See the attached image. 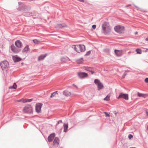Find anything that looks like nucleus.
Masks as SVG:
<instances>
[{
	"label": "nucleus",
	"instance_id": "40",
	"mask_svg": "<svg viewBox=\"0 0 148 148\" xmlns=\"http://www.w3.org/2000/svg\"><path fill=\"white\" fill-rule=\"evenodd\" d=\"M145 40L147 41H148V37L146 38Z\"/></svg>",
	"mask_w": 148,
	"mask_h": 148
},
{
	"label": "nucleus",
	"instance_id": "44",
	"mask_svg": "<svg viewBox=\"0 0 148 148\" xmlns=\"http://www.w3.org/2000/svg\"><path fill=\"white\" fill-rule=\"evenodd\" d=\"M138 32H136L135 33V34H137Z\"/></svg>",
	"mask_w": 148,
	"mask_h": 148
},
{
	"label": "nucleus",
	"instance_id": "9",
	"mask_svg": "<svg viewBox=\"0 0 148 148\" xmlns=\"http://www.w3.org/2000/svg\"><path fill=\"white\" fill-rule=\"evenodd\" d=\"M42 104L41 103L36 104L35 106V110L37 112H40L41 111V109Z\"/></svg>",
	"mask_w": 148,
	"mask_h": 148
},
{
	"label": "nucleus",
	"instance_id": "27",
	"mask_svg": "<svg viewBox=\"0 0 148 148\" xmlns=\"http://www.w3.org/2000/svg\"><path fill=\"white\" fill-rule=\"evenodd\" d=\"M136 51L137 52V54H140L142 53V50L140 49H137L136 50Z\"/></svg>",
	"mask_w": 148,
	"mask_h": 148
},
{
	"label": "nucleus",
	"instance_id": "21",
	"mask_svg": "<svg viewBox=\"0 0 148 148\" xmlns=\"http://www.w3.org/2000/svg\"><path fill=\"white\" fill-rule=\"evenodd\" d=\"M61 60L62 62H66L69 60V59L67 57H63L61 58Z\"/></svg>",
	"mask_w": 148,
	"mask_h": 148
},
{
	"label": "nucleus",
	"instance_id": "41",
	"mask_svg": "<svg viewBox=\"0 0 148 148\" xmlns=\"http://www.w3.org/2000/svg\"><path fill=\"white\" fill-rule=\"evenodd\" d=\"M146 114H147V116H148V112L147 111L146 112Z\"/></svg>",
	"mask_w": 148,
	"mask_h": 148
},
{
	"label": "nucleus",
	"instance_id": "29",
	"mask_svg": "<svg viewBox=\"0 0 148 148\" xmlns=\"http://www.w3.org/2000/svg\"><path fill=\"white\" fill-rule=\"evenodd\" d=\"M33 42L35 44H38L40 42V41L36 39H34L33 40Z\"/></svg>",
	"mask_w": 148,
	"mask_h": 148
},
{
	"label": "nucleus",
	"instance_id": "7",
	"mask_svg": "<svg viewBox=\"0 0 148 148\" xmlns=\"http://www.w3.org/2000/svg\"><path fill=\"white\" fill-rule=\"evenodd\" d=\"M78 77L81 78L86 77L88 76L87 73L84 72H79L77 73Z\"/></svg>",
	"mask_w": 148,
	"mask_h": 148
},
{
	"label": "nucleus",
	"instance_id": "36",
	"mask_svg": "<svg viewBox=\"0 0 148 148\" xmlns=\"http://www.w3.org/2000/svg\"><path fill=\"white\" fill-rule=\"evenodd\" d=\"M135 6L136 8V9L137 10H139L140 9V8L136 6Z\"/></svg>",
	"mask_w": 148,
	"mask_h": 148
},
{
	"label": "nucleus",
	"instance_id": "2",
	"mask_svg": "<svg viewBox=\"0 0 148 148\" xmlns=\"http://www.w3.org/2000/svg\"><path fill=\"white\" fill-rule=\"evenodd\" d=\"M72 47L78 53L83 52L85 50V46L83 45H74L72 46Z\"/></svg>",
	"mask_w": 148,
	"mask_h": 148
},
{
	"label": "nucleus",
	"instance_id": "11",
	"mask_svg": "<svg viewBox=\"0 0 148 148\" xmlns=\"http://www.w3.org/2000/svg\"><path fill=\"white\" fill-rule=\"evenodd\" d=\"M15 44L18 48H21L22 46V44L21 42L19 40L16 41L15 42Z\"/></svg>",
	"mask_w": 148,
	"mask_h": 148
},
{
	"label": "nucleus",
	"instance_id": "4",
	"mask_svg": "<svg viewBox=\"0 0 148 148\" xmlns=\"http://www.w3.org/2000/svg\"><path fill=\"white\" fill-rule=\"evenodd\" d=\"M23 110L24 113H32V112L33 109L31 105H27L24 107Z\"/></svg>",
	"mask_w": 148,
	"mask_h": 148
},
{
	"label": "nucleus",
	"instance_id": "22",
	"mask_svg": "<svg viewBox=\"0 0 148 148\" xmlns=\"http://www.w3.org/2000/svg\"><path fill=\"white\" fill-rule=\"evenodd\" d=\"M47 55L45 54L43 55H41L38 58V60L39 61L42 60L44 59V58L46 57V56Z\"/></svg>",
	"mask_w": 148,
	"mask_h": 148
},
{
	"label": "nucleus",
	"instance_id": "31",
	"mask_svg": "<svg viewBox=\"0 0 148 148\" xmlns=\"http://www.w3.org/2000/svg\"><path fill=\"white\" fill-rule=\"evenodd\" d=\"M104 113L105 114V116H106V117H107V116L109 117L110 116L109 115L107 112H104Z\"/></svg>",
	"mask_w": 148,
	"mask_h": 148
},
{
	"label": "nucleus",
	"instance_id": "37",
	"mask_svg": "<svg viewBox=\"0 0 148 148\" xmlns=\"http://www.w3.org/2000/svg\"><path fill=\"white\" fill-rule=\"evenodd\" d=\"M125 75H126V74H125V73L124 74V75H123L122 76V78H125Z\"/></svg>",
	"mask_w": 148,
	"mask_h": 148
},
{
	"label": "nucleus",
	"instance_id": "6",
	"mask_svg": "<svg viewBox=\"0 0 148 148\" xmlns=\"http://www.w3.org/2000/svg\"><path fill=\"white\" fill-rule=\"evenodd\" d=\"M94 82L97 85L98 90L103 88V84L99 80L95 79Z\"/></svg>",
	"mask_w": 148,
	"mask_h": 148
},
{
	"label": "nucleus",
	"instance_id": "32",
	"mask_svg": "<svg viewBox=\"0 0 148 148\" xmlns=\"http://www.w3.org/2000/svg\"><path fill=\"white\" fill-rule=\"evenodd\" d=\"M128 137L130 139L133 137V136L131 134H129L128 136Z\"/></svg>",
	"mask_w": 148,
	"mask_h": 148
},
{
	"label": "nucleus",
	"instance_id": "16",
	"mask_svg": "<svg viewBox=\"0 0 148 148\" xmlns=\"http://www.w3.org/2000/svg\"><path fill=\"white\" fill-rule=\"evenodd\" d=\"M63 94L66 96H69L71 95V92L66 90L64 91Z\"/></svg>",
	"mask_w": 148,
	"mask_h": 148
},
{
	"label": "nucleus",
	"instance_id": "23",
	"mask_svg": "<svg viewBox=\"0 0 148 148\" xmlns=\"http://www.w3.org/2000/svg\"><path fill=\"white\" fill-rule=\"evenodd\" d=\"M84 69L86 70L87 71H90L91 72V74H93L94 73L93 71L92 70V69L91 68L84 67Z\"/></svg>",
	"mask_w": 148,
	"mask_h": 148
},
{
	"label": "nucleus",
	"instance_id": "28",
	"mask_svg": "<svg viewBox=\"0 0 148 148\" xmlns=\"http://www.w3.org/2000/svg\"><path fill=\"white\" fill-rule=\"evenodd\" d=\"M58 94L57 91L54 92L51 94V95L50 97V98H52L55 96L56 95H58Z\"/></svg>",
	"mask_w": 148,
	"mask_h": 148
},
{
	"label": "nucleus",
	"instance_id": "10",
	"mask_svg": "<svg viewBox=\"0 0 148 148\" xmlns=\"http://www.w3.org/2000/svg\"><path fill=\"white\" fill-rule=\"evenodd\" d=\"M60 140L58 137H56L53 142V145L56 147H58L59 144Z\"/></svg>",
	"mask_w": 148,
	"mask_h": 148
},
{
	"label": "nucleus",
	"instance_id": "3",
	"mask_svg": "<svg viewBox=\"0 0 148 148\" xmlns=\"http://www.w3.org/2000/svg\"><path fill=\"white\" fill-rule=\"evenodd\" d=\"M114 29L116 32L121 34L123 33L125 31V27L121 25H117L114 27Z\"/></svg>",
	"mask_w": 148,
	"mask_h": 148
},
{
	"label": "nucleus",
	"instance_id": "43",
	"mask_svg": "<svg viewBox=\"0 0 148 148\" xmlns=\"http://www.w3.org/2000/svg\"><path fill=\"white\" fill-rule=\"evenodd\" d=\"M130 148H137L135 147H130Z\"/></svg>",
	"mask_w": 148,
	"mask_h": 148
},
{
	"label": "nucleus",
	"instance_id": "30",
	"mask_svg": "<svg viewBox=\"0 0 148 148\" xmlns=\"http://www.w3.org/2000/svg\"><path fill=\"white\" fill-rule=\"evenodd\" d=\"M137 95H138V97H144V94H143L140 93L139 92L138 93Z\"/></svg>",
	"mask_w": 148,
	"mask_h": 148
},
{
	"label": "nucleus",
	"instance_id": "13",
	"mask_svg": "<svg viewBox=\"0 0 148 148\" xmlns=\"http://www.w3.org/2000/svg\"><path fill=\"white\" fill-rule=\"evenodd\" d=\"M12 59L14 62H18L21 60V59L20 58L18 57L17 55L12 56Z\"/></svg>",
	"mask_w": 148,
	"mask_h": 148
},
{
	"label": "nucleus",
	"instance_id": "1",
	"mask_svg": "<svg viewBox=\"0 0 148 148\" xmlns=\"http://www.w3.org/2000/svg\"><path fill=\"white\" fill-rule=\"evenodd\" d=\"M111 27L108 23L104 22L102 25V32L105 35L109 34L111 31Z\"/></svg>",
	"mask_w": 148,
	"mask_h": 148
},
{
	"label": "nucleus",
	"instance_id": "18",
	"mask_svg": "<svg viewBox=\"0 0 148 148\" xmlns=\"http://www.w3.org/2000/svg\"><path fill=\"white\" fill-rule=\"evenodd\" d=\"M32 100V99H22L21 101L23 103L26 102H31Z\"/></svg>",
	"mask_w": 148,
	"mask_h": 148
},
{
	"label": "nucleus",
	"instance_id": "34",
	"mask_svg": "<svg viewBox=\"0 0 148 148\" xmlns=\"http://www.w3.org/2000/svg\"><path fill=\"white\" fill-rule=\"evenodd\" d=\"M96 25H93L92 26V28L93 29H96Z\"/></svg>",
	"mask_w": 148,
	"mask_h": 148
},
{
	"label": "nucleus",
	"instance_id": "14",
	"mask_svg": "<svg viewBox=\"0 0 148 148\" xmlns=\"http://www.w3.org/2000/svg\"><path fill=\"white\" fill-rule=\"evenodd\" d=\"M114 52L116 56H121L123 54V51L122 50H115Z\"/></svg>",
	"mask_w": 148,
	"mask_h": 148
},
{
	"label": "nucleus",
	"instance_id": "39",
	"mask_svg": "<svg viewBox=\"0 0 148 148\" xmlns=\"http://www.w3.org/2000/svg\"><path fill=\"white\" fill-rule=\"evenodd\" d=\"M17 102H20L21 101V99H20V100H17Z\"/></svg>",
	"mask_w": 148,
	"mask_h": 148
},
{
	"label": "nucleus",
	"instance_id": "35",
	"mask_svg": "<svg viewBox=\"0 0 148 148\" xmlns=\"http://www.w3.org/2000/svg\"><path fill=\"white\" fill-rule=\"evenodd\" d=\"M145 82L146 83H148V78H146L145 79Z\"/></svg>",
	"mask_w": 148,
	"mask_h": 148
},
{
	"label": "nucleus",
	"instance_id": "12",
	"mask_svg": "<svg viewBox=\"0 0 148 148\" xmlns=\"http://www.w3.org/2000/svg\"><path fill=\"white\" fill-rule=\"evenodd\" d=\"M11 49L12 51L15 53H17L19 52L17 49L14 46V45H12L11 46Z\"/></svg>",
	"mask_w": 148,
	"mask_h": 148
},
{
	"label": "nucleus",
	"instance_id": "25",
	"mask_svg": "<svg viewBox=\"0 0 148 148\" xmlns=\"http://www.w3.org/2000/svg\"><path fill=\"white\" fill-rule=\"evenodd\" d=\"M64 132H66L67 131L68 128V125L66 124H64Z\"/></svg>",
	"mask_w": 148,
	"mask_h": 148
},
{
	"label": "nucleus",
	"instance_id": "8",
	"mask_svg": "<svg viewBox=\"0 0 148 148\" xmlns=\"http://www.w3.org/2000/svg\"><path fill=\"white\" fill-rule=\"evenodd\" d=\"M122 98L125 99L126 100H128V95L127 94L121 93L118 97V99Z\"/></svg>",
	"mask_w": 148,
	"mask_h": 148
},
{
	"label": "nucleus",
	"instance_id": "42",
	"mask_svg": "<svg viewBox=\"0 0 148 148\" xmlns=\"http://www.w3.org/2000/svg\"><path fill=\"white\" fill-rule=\"evenodd\" d=\"M147 130L148 131V125L147 126Z\"/></svg>",
	"mask_w": 148,
	"mask_h": 148
},
{
	"label": "nucleus",
	"instance_id": "33",
	"mask_svg": "<svg viewBox=\"0 0 148 148\" xmlns=\"http://www.w3.org/2000/svg\"><path fill=\"white\" fill-rule=\"evenodd\" d=\"M90 53H91L90 51H89L87 52V53L86 54V55H88L90 54Z\"/></svg>",
	"mask_w": 148,
	"mask_h": 148
},
{
	"label": "nucleus",
	"instance_id": "15",
	"mask_svg": "<svg viewBox=\"0 0 148 148\" xmlns=\"http://www.w3.org/2000/svg\"><path fill=\"white\" fill-rule=\"evenodd\" d=\"M55 136V134H52L48 137V139L49 142H51L52 141Z\"/></svg>",
	"mask_w": 148,
	"mask_h": 148
},
{
	"label": "nucleus",
	"instance_id": "45",
	"mask_svg": "<svg viewBox=\"0 0 148 148\" xmlns=\"http://www.w3.org/2000/svg\"><path fill=\"white\" fill-rule=\"evenodd\" d=\"M115 115H116V113H115Z\"/></svg>",
	"mask_w": 148,
	"mask_h": 148
},
{
	"label": "nucleus",
	"instance_id": "26",
	"mask_svg": "<svg viewBox=\"0 0 148 148\" xmlns=\"http://www.w3.org/2000/svg\"><path fill=\"white\" fill-rule=\"evenodd\" d=\"M17 87V86L16 84L15 83H14L13 86L9 87V88L16 89V88Z\"/></svg>",
	"mask_w": 148,
	"mask_h": 148
},
{
	"label": "nucleus",
	"instance_id": "5",
	"mask_svg": "<svg viewBox=\"0 0 148 148\" xmlns=\"http://www.w3.org/2000/svg\"><path fill=\"white\" fill-rule=\"evenodd\" d=\"M1 66L3 70H6L9 67V64L6 61L2 62L1 63Z\"/></svg>",
	"mask_w": 148,
	"mask_h": 148
},
{
	"label": "nucleus",
	"instance_id": "24",
	"mask_svg": "<svg viewBox=\"0 0 148 148\" xmlns=\"http://www.w3.org/2000/svg\"><path fill=\"white\" fill-rule=\"evenodd\" d=\"M111 96L110 93L108 94L106 97L104 98L103 100L105 101H108L110 100V97Z\"/></svg>",
	"mask_w": 148,
	"mask_h": 148
},
{
	"label": "nucleus",
	"instance_id": "20",
	"mask_svg": "<svg viewBox=\"0 0 148 148\" xmlns=\"http://www.w3.org/2000/svg\"><path fill=\"white\" fill-rule=\"evenodd\" d=\"M29 48L28 45H26L23 49L22 52H27L29 51Z\"/></svg>",
	"mask_w": 148,
	"mask_h": 148
},
{
	"label": "nucleus",
	"instance_id": "17",
	"mask_svg": "<svg viewBox=\"0 0 148 148\" xmlns=\"http://www.w3.org/2000/svg\"><path fill=\"white\" fill-rule=\"evenodd\" d=\"M66 27V25L64 23H63L61 24H57L56 25V27L57 28H62V27Z\"/></svg>",
	"mask_w": 148,
	"mask_h": 148
},
{
	"label": "nucleus",
	"instance_id": "38",
	"mask_svg": "<svg viewBox=\"0 0 148 148\" xmlns=\"http://www.w3.org/2000/svg\"><path fill=\"white\" fill-rule=\"evenodd\" d=\"M131 4H129V5H126V7H128V6H131Z\"/></svg>",
	"mask_w": 148,
	"mask_h": 148
},
{
	"label": "nucleus",
	"instance_id": "19",
	"mask_svg": "<svg viewBox=\"0 0 148 148\" xmlns=\"http://www.w3.org/2000/svg\"><path fill=\"white\" fill-rule=\"evenodd\" d=\"M76 62L78 64L82 63L84 62V60L83 58H80L77 60Z\"/></svg>",
	"mask_w": 148,
	"mask_h": 148
}]
</instances>
